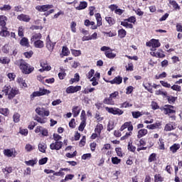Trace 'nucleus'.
<instances>
[{
	"label": "nucleus",
	"mask_w": 182,
	"mask_h": 182,
	"mask_svg": "<svg viewBox=\"0 0 182 182\" xmlns=\"http://www.w3.org/2000/svg\"><path fill=\"white\" fill-rule=\"evenodd\" d=\"M14 63L15 65H17V66H19L21 72L24 73V75H29L35 70V68L28 64L23 59L18 60L15 61Z\"/></svg>",
	"instance_id": "obj_1"
},
{
	"label": "nucleus",
	"mask_w": 182,
	"mask_h": 182,
	"mask_svg": "<svg viewBox=\"0 0 182 182\" xmlns=\"http://www.w3.org/2000/svg\"><path fill=\"white\" fill-rule=\"evenodd\" d=\"M2 92H4V95L7 96V99L9 100H12V99H14L16 95L19 94V90L12 87L10 85H6L3 87Z\"/></svg>",
	"instance_id": "obj_2"
},
{
	"label": "nucleus",
	"mask_w": 182,
	"mask_h": 182,
	"mask_svg": "<svg viewBox=\"0 0 182 182\" xmlns=\"http://www.w3.org/2000/svg\"><path fill=\"white\" fill-rule=\"evenodd\" d=\"M6 21H8V18L5 16H0V26H2L3 29L0 31V36H3L6 38V36H9V31H8V28H6Z\"/></svg>",
	"instance_id": "obj_3"
},
{
	"label": "nucleus",
	"mask_w": 182,
	"mask_h": 182,
	"mask_svg": "<svg viewBox=\"0 0 182 182\" xmlns=\"http://www.w3.org/2000/svg\"><path fill=\"white\" fill-rule=\"evenodd\" d=\"M36 113L38 114V116H42V117H48L50 114V112H49V109H46L44 107H38L36 110Z\"/></svg>",
	"instance_id": "obj_4"
},
{
	"label": "nucleus",
	"mask_w": 182,
	"mask_h": 182,
	"mask_svg": "<svg viewBox=\"0 0 182 182\" xmlns=\"http://www.w3.org/2000/svg\"><path fill=\"white\" fill-rule=\"evenodd\" d=\"M105 109L108 113H111L112 114H114L117 116H122L124 112L119 108L117 107H105Z\"/></svg>",
	"instance_id": "obj_5"
},
{
	"label": "nucleus",
	"mask_w": 182,
	"mask_h": 182,
	"mask_svg": "<svg viewBox=\"0 0 182 182\" xmlns=\"http://www.w3.org/2000/svg\"><path fill=\"white\" fill-rule=\"evenodd\" d=\"M146 46H149L151 48V50H156V48H160L161 46V43H160V41L159 40L156 39H151L149 42H146Z\"/></svg>",
	"instance_id": "obj_6"
},
{
	"label": "nucleus",
	"mask_w": 182,
	"mask_h": 182,
	"mask_svg": "<svg viewBox=\"0 0 182 182\" xmlns=\"http://www.w3.org/2000/svg\"><path fill=\"white\" fill-rule=\"evenodd\" d=\"M6 157H16V150L15 149H6L3 151Z\"/></svg>",
	"instance_id": "obj_7"
},
{
	"label": "nucleus",
	"mask_w": 182,
	"mask_h": 182,
	"mask_svg": "<svg viewBox=\"0 0 182 182\" xmlns=\"http://www.w3.org/2000/svg\"><path fill=\"white\" fill-rule=\"evenodd\" d=\"M174 107L172 105H165L164 108H162V112H164V114H172L176 113V110L173 109Z\"/></svg>",
	"instance_id": "obj_8"
},
{
	"label": "nucleus",
	"mask_w": 182,
	"mask_h": 182,
	"mask_svg": "<svg viewBox=\"0 0 182 182\" xmlns=\"http://www.w3.org/2000/svg\"><path fill=\"white\" fill-rule=\"evenodd\" d=\"M56 45V42H52L50 41V38L49 36L46 38V48L50 52H53V49H55V46Z\"/></svg>",
	"instance_id": "obj_9"
},
{
	"label": "nucleus",
	"mask_w": 182,
	"mask_h": 182,
	"mask_svg": "<svg viewBox=\"0 0 182 182\" xmlns=\"http://www.w3.org/2000/svg\"><path fill=\"white\" fill-rule=\"evenodd\" d=\"M63 145V142L60 141H55V142L50 144V149L51 150H60V149H62Z\"/></svg>",
	"instance_id": "obj_10"
},
{
	"label": "nucleus",
	"mask_w": 182,
	"mask_h": 182,
	"mask_svg": "<svg viewBox=\"0 0 182 182\" xmlns=\"http://www.w3.org/2000/svg\"><path fill=\"white\" fill-rule=\"evenodd\" d=\"M52 8H53V5L49 4L36 6V9L39 12H46L49 9H52Z\"/></svg>",
	"instance_id": "obj_11"
},
{
	"label": "nucleus",
	"mask_w": 182,
	"mask_h": 182,
	"mask_svg": "<svg viewBox=\"0 0 182 182\" xmlns=\"http://www.w3.org/2000/svg\"><path fill=\"white\" fill-rule=\"evenodd\" d=\"M35 133H41L42 136H44L46 137H48L49 132H48V129L43 128V127L38 126L35 129Z\"/></svg>",
	"instance_id": "obj_12"
},
{
	"label": "nucleus",
	"mask_w": 182,
	"mask_h": 182,
	"mask_svg": "<svg viewBox=\"0 0 182 182\" xmlns=\"http://www.w3.org/2000/svg\"><path fill=\"white\" fill-rule=\"evenodd\" d=\"M112 149V146L110 144H105L102 148L101 151L104 154H107V156H110L112 154V151H109Z\"/></svg>",
	"instance_id": "obj_13"
},
{
	"label": "nucleus",
	"mask_w": 182,
	"mask_h": 182,
	"mask_svg": "<svg viewBox=\"0 0 182 182\" xmlns=\"http://www.w3.org/2000/svg\"><path fill=\"white\" fill-rule=\"evenodd\" d=\"M125 129H127L128 132H133V125L132 124L131 122H125L120 128V131L123 132V130H125Z\"/></svg>",
	"instance_id": "obj_14"
},
{
	"label": "nucleus",
	"mask_w": 182,
	"mask_h": 182,
	"mask_svg": "<svg viewBox=\"0 0 182 182\" xmlns=\"http://www.w3.org/2000/svg\"><path fill=\"white\" fill-rule=\"evenodd\" d=\"M82 89L80 86H70L66 89L67 93H76V92H79Z\"/></svg>",
	"instance_id": "obj_15"
},
{
	"label": "nucleus",
	"mask_w": 182,
	"mask_h": 182,
	"mask_svg": "<svg viewBox=\"0 0 182 182\" xmlns=\"http://www.w3.org/2000/svg\"><path fill=\"white\" fill-rule=\"evenodd\" d=\"M18 21H22L23 22H29L31 21V17L26 14H20L17 16Z\"/></svg>",
	"instance_id": "obj_16"
},
{
	"label": "nucleus",
	"mask_w": 182,
	"mask_h": 182,
	"mask_svg": "<svg viewBox=\"0 0 182 182\" xmlns=\"http://www.w3.org/2000/svg\"><path fill=\"white\" fill-rule=\"evenodd\" d=\"M41 69H40V72H43L45 70H50V69H52V68L50 67V65H48V63H46V61H43L41 63Z\"/></svg>",
	"instance_id": "obj_17"
},
{
	"label": "nucleus",
	"mask_w": 182,
	"mask_h": 182,
	"mask_svg": "<svg viewBox=\"0 0 182 182\" xmlns=\"http://www.w3.org/2000/svg\"><path fill=\"white\" fill-rule=\"evenodd\" d=\"M123 82V78L120 76L115 77L112 80L109 81L111 85H120Z\"/></svg>",
	"instance_id": "obj_18"
},
{
	"label": "nucleus",
	"mask_w": 182,
	"mask_h": 182,
	"mask_svg": "<svg viewBox=\"0 0 182 182\" xmlns=\"http://www.w3.org/2000/svg\"><path fill=\"white\" fill-rule=\"evenodd\" d=\"M81 110H82V108H80V107L79 106L73 107L72 109V112L73 113V117H77Z\"/></svg>",
	"instance_id": "obj_19"
},
{
	"label": "nucleus",
	"mask_w": 182,
	"mask_h": 182,
	"mask_svg": "<svg viewBox=\"0 0 182 182\" xmlns=\"http://www.w3.org/2000/svg\"><path fill=\"white\" fill-rule=\"evenodd\" d=\"M143 114H146V116H149V114H150V113L139 112V111L132 112V116H133L134 119H139V117H140V116H143Z\"/></svg>",
	"instance_id": "obj_20"
},
{
	"label": "nucleus",
	"mask_w": 182,
	"mask_h": 182,
	"mask_svg": "<svg viewBox=\"0 0 182 182\" xmlns=\"http://www.w3.org/2000/svg\"><path fill=\"white\" fill-rule=\"evenodd\" d=\"M160 126H161V122H156L155 124L147 125L146 128L149 130H156V129H160Z\"/></svg>",
	"instance_id": "obj_21"
},
{
	"label": "nucleus",
	"mask_w": 182,
	"mask_h": 182,
	"mask_svg": "<svg viewBox=\"0 0 182 182\" xmlns=\"http://www.w3.org/2000/svg\"><path fill=\"white\" fill-rule=\"evenodd\" d=\"M96 77L99 79L100 77V73H96L95 74V77L90 79V82H92V86H97V85H99V82H97V80L96 79Z\"/></svg>",
	"instance_id": "obj_22"
},
{
	"label": "nucleus",
	"mask_w": 182,
	"mask_h": 182,
	"mask_svg": "<svg viewBox=\"0 0 182 182\" xmlns=\"http://www.w3.org/2000/svg\"><path fill=\"white\" fill-rule=\"evenodd\" d=\"M42 39V34L40 33L33 34L31 38V42H36V41H41Z\"/></svg>",
	"instance_id": "obj_23"
},
{
	"label": "nucleus",
	"mask_w": 182,
	"mask_h": 182,
	"mask_svg": "<svg viewBox=\"0 0 182 182\" xmlns=\"http://www.w3.org/2000/svg\"><path fill=\"white\" fill-rule=\"evenodd\" d=\"M34 120L38 122V123H41V124H45L48 122V118L46 117H40L38 116H36L34 117Z\"/></svg>",
	"instance_id": "obj_24"
},
{
	"label": "nucleus",
	"mask_w": 182,
	"mask_h": 182,
	"mask_svg": "<svg viewBox=\"0 0 182 182\" xmlns=\"http://www.w3.org/2000/svg\"><path fill=\"white\" fill-rule=\"evenodd\" d=\"M168 2L170 5L173 6L175 11H180L181 8L177 1H176L175 0H168Z\"/></svg>",
	"instance_id": "obj_25"
},
{
	"label": "nucleus",
	"mask_w": 182,
	"mask_h": 182,
	"mask_svg": "<svg viewBox=\"0 0 182 182\" xmlns=\"http://www.w3.org/2000/svg\"><path fill=\"white\" fill-rule=\"evenodd\" d=\"M63 171H69V168H60L58 172H54L53 176H65L66 173H65V172Z\"/></svg>",
	"instance_id": "obj_26"
},
{
	"label": "nucleus",
	"mask_w": 182,
	"mask_h": 182,
	"mask_svg": "<svg viewBox=\"0 0 182 182\" xmlns=\"http://www.w3.org/2000/svg\"><path fill=\"white\" fill-rule=\"evenodd\" d=\"M176 129V125L173 123L166 124L164 130L165 132H171V130H174Z\"/></svg>",
	"instance_id": "obj_27"
},
{
	"label": "nucleus",
	"mask_w": 182,
	"mask_h": 182,
	"mask_svg": "<svg viewBox=\"0 0 182 182\" xmlns=\"http://www.w3.org/2000/svg\"><path fill=\"white\" fill-rule=\"evenodd\" d=\"M33 45L35 46V48H37L38 49H42V48H43L45 46V44L43 43V41H41V40L36 41L33 43Z\"/></svg>",
	"instance_id": "obj_28"
},
{
	"label": "nucleus",
	"mask_w": 182,
	"mask_h": 182,
	"mask_svg": "<svg viewBox=\"0 0 182 182\" xmlns=\"http://www.w3.org/2000/svg\"><path fill=\"white\" fill-rule=\"evenodd\" d=\"M20 45H21V46H25L26 48H29V40H28L27 38L23 37L20 41Z\"/></svg>",
	"instance_id": "obj_29"
},
{
	"label": "nucleus",
	"mask_w": 182,
	"mask_h": 182,
	"mask_svg": "<svg viewBox=\"0 0 182 182\" xmlns=\"http://www.w3.org/2000/svg\"><path fill=\"white\" fill-rule=\"evenodd\" d=\"M17 83L21 86V87H28L26 82L21 77L17 78Z\"/></svg>",
	"instance_id": "obj_30"
},
{
	"label": "nucleus",
	"mask_w": 182,
	"mask_h": 182,
	"mask_svg": "<svg viewBox=\"0 0 182 182\" xmlns=\"http://www.w3.org/2000/svg\"><path fill=\"white\" fill-rule=\"evenodd\" d=\"M147 133H148L147 129H140L138 132V134H137L138 139H141V137H144V136H146V134H147Z\"/></svg>",
	"instance_id": "obj_31"
},
{
	"label": "nucleus",
	"mask_w": 182,
	"mask_h": 182,
	"mask_svg": "<svg viewBox=\"0 0 182 182\" xmlns=\"http://www.w3.org/2000/svg\"><path fill=\"white\" fill-rule=\"evenodd\" d=\"M47 149L46 144L42 142L38 144V150L41 153H46Z\"/></svg>",
	"instance_id": "obj_32"
},
{
	"label": "nucleus",
	"mask_w": 182,
	"mask_h": 182,
	"mask_svg": "<svg viewBox=\"0 0 182 182\" xmlns=\"http://www.w3.org/2000/svg\"><path fill=\"white\" fill-rule=\"evenodd\" d=\"M85 8H87V2H86V1H81L80 3L79 6L76 7V9L77 11H82V9H85Z\"/></svg>",
	"instance_id": "obj_33"
},
{
	"label": "nucleus",
	"mask_w": 182,
	"mask_h": 182,
	"mask_svg": "<svg viewBox=\"0 0 182 182\" xmlns=\"http://www.w3.org/2000/svg\"><path fill=\"white\" fill-rule=\"evenodd\" d=\"M121 25L124 26V28H128L129 29H133V24L129 23V21H126L125 19L124 21L121 22Z\"/></svg>",
	"instance_id": "obj_34"
},
{
	"label": "nucleus",
	"mask_w": 182,
	"mask_h": 182,
	"mask_svg": "<svg viewBox=\"0 0 182 182\" xmlns=\"http://www.w3.org/2000/svg\"><path fill=\"white\" fill-rule=\"evenodd\" d=\"M11 62V59L8 57H1L0 58V63L2 65H8Z\"/></svg>",
	"instance_id": "obj_35"
},
{
	"label": "nucleus",
	"mask_w": 182,
	"mask_h": 182,
	"mask_svg": "<svg viewBox=\"0 0 182 182\" xmlns=\"http://www.w3.org/2000/svg\"><path fill=\"white\" fill-rule=\"evenodd\" d=\"M180 147H181L180 144H174L170 147V150L171 151H172V153H177V150H178Z\"/></svg>",
	"instance_id": "obj_36"
},
{
	"label": "nucleus",
	"mask_w": 182,
	"mask_h": 182,
	"mask_svg": "<svg viewBox=\"0 0 182 182\" xmlns=\"http://www.w3.org/2000/svg\"><path fill=\"white\" fill-rule=\"evenodd\" d=\"M25 150L28 153H31L33 150H35V146L31 145V144H26L25 146Z\"/></svg>",
	"instance_id": "obj_37"
},
{
	"label": "nucleus",
	"mask_w": 182,
	"mask_h": 182,
	"mask_svg": "<svg viewBox=\"0 0 182 182\" xmlns=\"http://www.w3.org/2000/svg\"><path fill=\"white\" fill-rule=\"evenodd\" d=\"M105 55L107 58H109V59H114V58H116V54L112 53L111 50L106 51Z\"/></svg>",
	"instance_id": "obj_38"
},
{
	"label": "nucleus",
	"mask_w": 182,
	"mask_h": 182,
	"mask_svg": "<svg viewBox=\"0 0 182 182\" xmlns=\"http://www.w3.org/2000/svg\"><path fill=\"white\" fill-rule=\"evenodd\" d=\"M105 21L107 22V23H109V26H112L116 23V21H114L113 17H105Z\"/></svg>",
	"instance_id": "obj_39"
},
{
	"label": "nucleus",
	"mask_w": 182,
	"mask_h": 182,
	"mask_svg": "<svg viewBox=\"0 0 182 182\" xmlns=\"http://www.w3.org/2000/svg\"><path fill=\"white\" fill-rule=\"evenodd\" d=\"M156 58H159L160 59H163V58H166V54L162 50H158L156 51Z\"/></svg>",
	"instance_id": "obj_40"
},
{
	"label": "nucleus",
	"mask_w": 182,
	"mask_h": 182,
	"mask_svg": "<svg viewBox=\"0 0 182 182\" xmlns=\"http://www.w3.org/2000/svg\"><path fill=\"white\" fill-rule=\"evenodd\" d=\"M103 103H105V105H114V101H113V99L109 97V98H105L103 101Z\"/></svg>",
	"instance_id": "obj_41"
},
{
	"label": "nucleus",
	"mask_w": 182,
	"mask_h": 182,
	"mask_svg": "<svg viewBox=\"0 0 182 182\" xmlns=\"http://www.w3.org/2000/svg\"><path fill=\"white\" fill-rule=\"evenodd\" d=\"M126 30L122 28L120 30L118 31V36L121 38L123 39V38H125L126 36Z\"/></svg>",
	"instance_id": "obj_42"
},
{
	"label": "nucleus",
	"mask_w": 182,
	"mask_h": 182,
	"mask_svg": "<svg viewBox=\"0 0 182 182\" xmlns=\"http://www.w3.org/2000/svg\"><path fill=\"white\" fill-rule=\"evenodd\" d=\"M102 130H103V124H98L95 129V133H98V134H100V133H102Z\"/></svg>",
	"instance_id": "obj_43"
},
{
	"label": "nucleus",
	"mask_w": 182,
	"mask_h": 182,
	"mask_svg": "<svg viewBox=\"0 0 182 182\" xmlns=\"http://www.w3.org/2000/svg\"><path fill=\"white\" fill-rule=\"evenodd\" d=\"M0 114L8 116L9 114V109L8 108H0Z\"/></svg>",
	"instance_id": "obj_44"
},
{
	"label": "nucleus",
	"mask_w": 182,
	"mask_h": 182,
	"mask_svg": "<svg viewBox=\"0 0 182 182\" xmlns=\"http://www.w3.org/2000/svg\"><path fill=\"white\" fill-rule=\"evenodd\" d=\"M39 96H41V92H40L39 91L33 92L30 95L31 100H33L35 99V97H39Z\"/></svg>",
	"instance_id": "obj_45"
},
{
	"label": "nucleus",
	"mask_w": 182,
	"mask_h": 182,
	"mask_svg": "<svg viewBox=\"0 0 182 182\" xmlns=\"http://www.w3.org/2000/svg\"><path fill=\"white\" fill-rule=\"evenodd\" d=\"M23 55L25 56V58H26V59H31V58H32V56L33 55V51L30 50L25 52L23 53Z\"/></svg>",
	"instance_id": "obj_46"
},
{
	"label": "nucleus",
	"mask_w": 182,
	"mask_h": 182,
	"mask_svg": "<svg viewBox=\"0 0 182 182\" xmlns=\"http://www.w3.org/2000/svg\"><path fill=\"white\" fill-rule=\"evenodd\" d=\"M128 150L134 153L136 151V146H133L132 142L128 143Z\"/></svg>",
	"instance_id": "obj_47"
},
{
	"label": "nucleus",
	"mask_w": 182,
	"mask_h": 182,
	"mask_svg": "<svg viewBox=\"0 0 182 182\" xmlns=\"http://www.w3.org/2000/svg\"><path fill=\"white\" fill-rule=\"evenodd\" d=\"M156 154L154 153L151 154L148 159L149 163H152V161H156Z\"/></svg>",
	"instance_id": "obj_48"
},
{
	"label": "nucleus",
	"mask_w": 182,
	"mask_h": 182,
	"mask_svg": "<svg viewBox=\"0 0 182 182\" xmlns=\"http://www.w3.org/2000/svg\"><path fill=\"white\" fill-rule=\"evenodd\" d=\"M62 52L63 56H69V53H70V52L69 51V48H68L67 47H63Z\"/></svg>",
	"instance_id": "obj_49"
},
{
	"label": "nucleus",
	"mask_w": 182,
	"mask_h": 182,
	"mask_svg": "<svg viewBox=\"0 0 182 182\" xmlns=\"http://www.w3.org/2000/svg\"><path fill=\"white\" fill-rule=\"evenodd\" d=\"M71 53L74 56H80L82 55V51L80 50H71Z\"/></svg>",
	"instance_id": "obj_50"
},
{
	"label": "nucleus",
	"mask_w": 182,
	"mask_h": 182,
	"mask_svg": "<svg viewBox=\"0 0 182 182\" xmlns=\"http://www.w3.org/2000/svg\"><path fill=\"white\" fill-rule=\"evenodd\" d=\"M3 173L6 176L7 174H11L12 173V167H6L3 169Z\"/></svg>",
	"instance_id": "obj_51"
},
{
	"label": "nucleus",
	"mask_w": 182,
	"mask_h": 182,
	"mask_svg": "<svg viewBox=\"0 0 182 182\" xmlns=\"http://www.w3.org/2000/svg\"><path fill=\"white\" fill-rule=\"evenodd\" d=\"M37 161L36 160H30V161H26L25 164H26V166H31L32 167H33V166L35 164H36Z\"/></svg>",
	"instance_id": "obj_52"
},
{
	"label": "nucleus",
	"mask_w": 182,
	"mask_h": 182,
	"mask_svg": "<svg viewBox=\"0 0 182 182\" xmlns=\"http://www.w3.org/2000/svg\"><path fill=\"white\" fill-rule=\"evenodd\" d=\"M39 92L41 96H43V95H49V93H50V91L46 89L40 88Z\"/></svg>",
	"instance_id": "obj_53"
},
{
	"label": "nucleus",
	"mask_w": 182,
	"mask_h": 182,
	"mask_svg": "<svg viewBox=\"0 0 182 182\" xmlns=\"http://www.w3.org/2000/svg\"><path fill=\"white\" fill-rule=\"evenodd\" d=\"M120 161H122V160L120 159L117 158V156L112 158V164H120Z\"/></svg>",
	"instance_id": "obj_54"
},
{
	"label": "nucleus",
	"mask_w": 182,
	"mask_h": 182,
	"mask_svg": "<svg viewBox=\"0 0 182 182\" xmlns=\"http://www.w3.org/2000/svg\"><path fill=\"white\" fill-rule=\"evenodd\" d=\"M158 144L159 146L160 150H164V149H166L164 147V142L163 141V139H161V138L159 139V141L158 142Z\"/></svg>",
	"instance_id": "obj_55"
},
{
	"label": "nucleus",
	"mask_w": 182,
	"mask_h": 182,
	"mask_svg": "<svg viewBox=\"0 0 182 182\" xmlns=\"http://www.w3.org/2000/svg\"><path fill=\"white\" fill-rule=\"evenodd\" d=\"M132 106H133V105L130 104V102H123L122 104H121L120 107L127 109V107H132Z\"/></svg>",
	"instance_id": "obj_56"
},
{
	"label": "nucleus",
	"mask_w": 182,
	"mask_h": 182,
	"mask_svg": "<svg viewBox=\"0 0 182 182\" xmlns=\"http://www.w3.org/2000/svg\"><path fill=\"white\" fill-rule=\"evenodd\" d=\"M129 132H127L125 135L121 137V140H126L127 139H129L132 134H133V132L132 131H129Z\"/></svg>",
	"instance_id": "obj_57"
},
{
	"label": "nucleus",
	"mask_w": 182,
	"mask_h": 182,
	"mask_svg": "<svg viewBox=\"0 0 182 182\" xmlns=\"http://www.w3.org/2000/svg\"><path fill=\"white\" fill-rule=\"evenodd\" d=\"M48 157L43 158L38 161V164L40 166H43V164H46V163H48Z\"/></svg>",
	"instance_id": "obj_58"
},
{
	"label": "nucleus",
	"mask_w": 182,
	"mask_h": 182,
	"mask_svg": "<svg viewBox=\"0 0 182 182\" xmlns=\"http://www.w3.org/2000/svg\"><path fill=\"white\" fill-rule=\"evenodd\" d=\"M155 94L157 95H161L162 96H167V92L163 91V90H156Z\"/></svg>",
	"instance_id": "obj_59"
},
{
	"label": "nucleus",
	"mask_w": 182,
	"mask_h": 182,
	"mask_svg": "<svg viewBox=\"0 0 182 182\" xmlns=\"http://www.w3.org/2000/svg\"><path fill=\"white\" fill-rule=\"evenodd\" d=\"M125 21L129 22L130 23H136V17L135 16H131L128 18H126Z\"/></svg>",
	"instance_id": "obj_60"
},
{
	"label": "nucleus",
	"mask_w": 182,
	"mask_h": 182,
	"mask_svg": "<svg viewBox=\"0 0 182 182\" xmlns=\"http://www.w3.org/2000/svg\"><path fill=\"white\" fill-rule=\"evenodd\" d=\"M93 75H95V70L92 69L87 74V79H92V77H93Z\"/></svg>",
	"instance_id": "obj_61"
},
{
	"label": "nucleus",
	"mask_w": 182,
	"mask_h": 182,
	"mask_svg": "<svg viewBox=\"0 0 182 182\" xmlns=\"http://www.w3.org/2000/svg\"><path fill=\"white\" fill-rule=\"evenodd\" d=\"M11 6L9 5H4L3 7H0L1 11H11Z\"/></svg>",
	"instance_id": "obj_62"
},
{
	"label": "nucleus",
	"mask_w": 182,
	"mask_h": 182,
	"mask_svg": "<svg viewBox=\"0 0 182 182\" xmlns=\"http://www.w3.org/2000/svg\"><path fill=\"white\" fill-rule=\"evenodd\" d=\"M164 178L161 177V175H155V181L156 182H161Z\"/></svg>",
	"instance_id": "obj_63"
},
{
	"label": "nucleus",
	"mask_w": 182,
	"mask_h": 182,
	"mask_svg": "<svg viewBox=\"0 0 182 182\" xmlns=\"http://www.w3.org/2000/svg\"><path fill=\"white\" fill-rule=\"evenodd\" d=\"M18 36H23V27L20 26L18 30Z\"/></svg>",
	"instance_id": "obj_64"
}]
</instances>
